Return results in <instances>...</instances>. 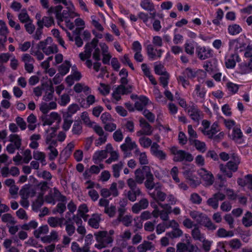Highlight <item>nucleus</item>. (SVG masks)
<instances>
[{
  "label": "nucleus",
  "instance_id": "nucleus-30",
  "mask_svg": "<svg viewBox=\"0 0 252 252\" xmlns=\"http://www.w3.org/2000/svg\"><path fill=\"white\" fill-rule=\"evenodd\" d=\"M1 220L2 222L6 223L7 227L14 225L16 223L14 218L9 213L3 215L1 217Z\"/></svg>",
  "mask_w": 252,
  "mask_h": 252
},
{
  "label": "nucleus",
  "instance_id": "nucleus-55",
  "mask_svg": "<svg viewBox=\"0 0 252 252\" xmlns=\"http://www.w3.org/2000/svg\"><path fill=\"white\" fill-rule=\"evenodd\" d=\"M66 10H63L61 12V19H59V21H63V19H67L71 15V13L72 12V10L71 8L69 7H66Z\"/></svg>",
  "mask_w": 252,
  "mask_h": 252
},
{
  "label": "nucleus",
  "instance_id": "nucleus-2",
  "mask_svg": "<svg viewBox=\"0 0 252 252\" xmlns=\"http://www.w3.org/2000/svg\"><path fill=\"white\" fill-rule=\"evenodd\" d=\"M241 162L240 158L236 154H233L231 159L226 165L220 164V171L226 177L230 178L232 177V172H235L238 169V166Z\"/></svg>",
  "mask_w": 252,
  "mask_h": 252
},
{
  "label": "nucleus",
  "instance_id": "nucleus-32",
  "mask_svg": "<svg viewBox=\"0 0 252 252\" xmlns=\"http://www.w3.org/2000/svg\"><path fill=\"white\" fill-rule=\"evenodd\" d=\"M235 58L236 59L237 62H239V59L240 58L238 54L235 53L232 55L230 59H228L225 62V65L227 68L231 69L233 68L236 65V61L235 60Z\"/></svg>",
  "mask_w": 252,
  "mask_h": 252
},
{
  "label": "nucleus",
  "instance_id": "nucleus-5",
  "mask_svg": "<svg viewBox=\"0 0 252 252\" xmlns=\"http://www.w3.org/2000/svg\"><path fill=\"white\" fill-rule=\"evenodd\" d=\"M197 72L190 67L186 68L182 73V75L177 77V79L184 88L190 85L189 79H192L196 77Z\"/></svg>",
  "mask_w": 252,
  "mask_h": 252
},
{
  "label": "nucleus",
  "instance_id": "nucleus-31",
  "mask_svg": "<svg viewBox=\"0 0 252 252\" xmlns=\"http://www.w3.org/2000/svg\"><path fill=\"white\" fill-rule=\"evenodd\" d=\"M39 22H40V23L39 24V25H41L42 27L45 26L46 27L49 28L54 24V19L53 17L51 16H44L42 18L41 21L37 22V24L39 23Z\"/></svg>",
  "mask_w": 252,
  "mask_h": 252
},
{
  "label": "nucleus",
  "instance_id": "nucleus-54",
  "mask_svg": "<svg viewBox=\"0 0 252 252\" xmlns=\"http://www.w3.org/2000/svg\"><path fill=\"white\" fill-rule=\"evenodd\" d=\"M113 138L116 142H120L123 139L124 136L120 129L116 130L113 133Z\"/></svg>",
  "mask_w": 252,
  "mask_h": 252
},
{
  "label": "nucleus",
  "instance_id": "nucleus-39",
  "mask_svg": "<svg viewBox=\"0 0 252 252\" xmlns=\"http://www.w3.org/2000/svg\"><path fill=\"white\" fill-rule=\"evenodd\" d=\"M82 132V126L81 123L76 122L74 123L72 128V132L74 135H79Z\"/></svg>",
  "mask_w": 252,
  "mask_h": 252
},
{
  "label": "nucleus",
  "instance_id": "nucleus-8",
  "mask_svg": "<svg viewBox=\"0 0 252 252\" xmlns=\"http://www.w3.org/2000/svg\"><path fill=\"white\" fill-rule=\"evenodd\" d=\"M139 123L142 130L136 132V135L137 136L142 135L149 136L152 134L153 129L152 126L143 118H141L139 119Z\"/></svg>",
  "mask_w": 252,
  "mask_h": 252
},
{
  "label": "nucleus",
  "instance_id": "nucleus-48",
  "mask_svg": "<svg viewBox=\"0 0 252 252\" xmlns=\"http://www.w3.org/2000/svg\"><path fill=\"white\" fill-rule=\"evenodd\" d=\"M170 173L173 179L176 183L180 182V179L178 177L179 170L177 166H175L173 167L171 169Z\"/></svg>",
  "mask_w": 252,
  "mask_h": 252
},
{
  "label": "nucleus",
  "instance_id": "nucleus-3",
  "mask_svg": "<svg viewBox=\"0 0 252 252\" xmlns=\"http://www.w3.org/2000/svg\"><path fill=\"white\" fill-rule=\"evenodd\" d=\"M250 40L244 34H241L238 38L229 40V48L230 50L233 49L235 53L237 54L238 53L244 51L245 47Z\"/></svg>",
  "mask_w": 252,
  "mask_h": 252
},
{
  "label": "nucleus",
  "instance_id": "nucleus-60",
  "mask_svg": "<svg viewBox=\"0 0 252 252\" xmlns=\"http://www.w3.org/2000/svg\"><path fill=\"white\" fill-rule=\"evenodd\" d=\"M204 67H205V70L208 72L213 73L215 72L217 70L216 66L213 65L210 62H207Z\"/></svg>",
  "mask_w": 252,
  "mask_h": 252
},
{
  "label": "nucleus",
  "instance_id": "nucleus-20",
  "mask_svg": "<svg viewBox=\"0 0 252 252\" xmlns=\"http://www.w3.org/2000/svg\"><path fill=\"white\" fill-rule=\"evenodd\" d=\"M71 67V63L69 61L65 60L63 63L58 66V71L62 76L67 74Z\"/></svg>",
  "mask_w": 252,
  "mask_h": 252
},
{
  "label": "nucleus",
  "instance_id": "nucleus-28",
  "mask_svg": "<svg viewBox=\"0 0 252 252\" xmlns=\"http://www.w3.org/2000/svg\"><path fill=\"white\" fill-rule=\"evenodd\" d=\"M231 135L232 139L233 141H234L235 142L239 143V144L242 143L241 142H238V140L241 139L243 136V133L240 128H233Z\"/></svg>",
  "mask_w": 252,
  "mask_h": 252
},
{
  "label": "nucleus",
  "instance_id": "nucleus-46",
  "mask_svg": "<svg viewBox=\"0 0 252 252\" xmlns=\"http://www.w3.org/2000/svg\"><path fill=\"white\" fill-rule=\"evenodd\" d=\"M93 240V236L92 234H87L85 239V245L83 246V249L87 248L88 251L90 252V246L92 244Z\"/></svg>",
  "mask_w": 252,
  "mask_h": 252
},
{
  "label": "nucleus",
  "instance_id": "nucleus-50",
  "mask_svg": "<svg viewBox=\"0 0 252 252\" xmlns=\"http://www.w3.org/2000/svg\"><path fill=\"white\" fill-rule=\"evenodd\" d=\"M37 188L40 189L41 192L45 193L49 189L47 181H42L37 185Z\"/></svg>",
  "mask_w": 252,
  "mask_h": 252
},
{
  "label": "nucleus",
  "instance_id": "nucleus-7",
  "mask_svg": "<svg viewBox=\"0 0 252 252\" xmlns=\"http://www.w3.org/2000/svg\"><path fill=\"white\" fill-rule=\"evenodd\" d=\"M186 111L190 119L195 122H199L203 117L202 112L198 108L197 105L192 101L190 102V104Z\"/></svg>",
  "mask_w": 252,
  "mask_h": 252
},
{
  "label": "nucleus",
  "instance_id": "nucleus-16",
  "mask_svg": "<svg viewBox=\"0 0 252 252\" xmlns=\"http://www.w3.org/2000/svg\"><path fill=\"white\" fill-rule=\"evenodd\" d=\"M189 144L194 146L199 152L203 153L206 151V145L204 142L191 138H189Z\"/></svg>",
  "mask_w": 252,
  "mask_h": 252
},
{
  "label": "nucleus",
  "instance_id": "nucleus-33",
  "mask_svg": "<svg viewBox=\"0 0 252 252\" xmlns=\"http://www.w3.org/2000/svg\"><path fill=\"white\" fill-rule=\"evenodd\" d=\"M20 193L22 195H25L27 197L29 196L33 197L36 194V190L32 188L25 187L21 189Z\"/></svg>",
  "mask_w": 252,
  "mask_h": 252
},
{
  "label": "nucleus",
  "instance_id": "nucleus-24",
  "mask_svg": "<svg viewBox=\"0 0 252 252\" xmlns=\"http://www.w3.org/2000/svg\"><path fill=\"white\" fill-rule=\"evenodd\" d=\"M63 220V218L51 217L48 218L47 222L51 227H56L58 226H62Z\"/></svg>",
  "mask_w": 252,
  "mask_h": 252
},
{
  "label": "nucleus",
  "instance_id": "nucleus-4",
  "mask_svg": "<svg viewBox=\"0 0 252 252\" xmlns=\"http://www.w3.org/2000/svg\"><path fill=\"white\" fill-rule=\"evenodd\" d=\"M94 236L98 243L95 244L94 247L98 249L105 248L113 241L112 237L108 234L107 231H99L94 233Z\"/></svg>",
  "mask_w": 252,
  "mask_h": 252
},
{
  "label": "nucleus",
  "instance_id": "nucleus-36",
  "mask_svg": "<svg viewBox=\"0 0 252 252\" xmlns=\"http://www.w3.org/2000/svg\"><path fill=\"white\" fill-rule=\"evenodd\" d=\"M206 92L207 91L205 88L203 87L201 88L200 84H197L195 85L194 93H195L197 96L199 98L204 99L205 97Z\"/></svg>",
  "mask_w": 252,
  "mask_h": 252
},
{
  "label": "nucleus",
  "instance_id": "nucleus-12",
  "mask_svg": "<svg viewBox=\"0 0 252 252\" xmlns=\"http://www.w3.org/2000/svg\"><path fill=\"white\" fill-rule=\"evenodd\" d=\"M22 61L25 63L24 68L29 73H32L33 71L34 59L29 54H24L22 57Z\"/></svg>",
  "mask_w": 252,
  "mask_h": 252
},
{
  "label": "nucleus",
  "instance_id": "nucleus-38",
  "mask_svg": "<svg viewBox=\"0 0 252 252\" xmlns=\"http://www.w3.org/2000/svg\"><path fill=\"white\" fill-rule=\"evenodd\" d=\"M77 212L79 216L82 218H84V217H88V215H86V213L89 212V209L87 205L85 203L79 206Z\"/></svg>",
  "mask_w": 252,
  "mask_h": 252
},
{
  "label": "nucleus",
  "instance_id": "nucleus-15",
  "mask_svg": "<svg viewBox=\"0 0 252 252\" xmlns=\"http://www.w3.org/2000/svg\"><path fill=\"white\" fill-rule=\"evenodd\" d=\"M8 32L5 23L2 20H0V46H3L6 41Z\"/></svg>",
  "mask_w": 252,
  "mask_h": 252
},
{
  "label": "nucleus",
  "instance_id": "nucleus-11",
  "mask_svg": "<svg viewBox=\"0 0 252 252\" xmlns=\"http://www.w3.org/2000/svg\"><path fill=\"white\" fill-rule=\"evenodd\" d=\"M160 146L157 142H153L150 149L151 154L159 160H165L166 158V154L162 150H159Z\"/></svg>",
  "mask_w": 252,
  "mask_h": 252
},
{
  "label": "nucleus",
  "instance_id": "nucleus-13",
  "mask_svg": "<svg viewBox=\"0 0 252 252\" xmlns=\"http://www.w3.org/2000/svg\"><path fill=\"white\" fill-rule=\"evenodd\" d=\"M146 50L149 58L152 60H154L157 56L160 58L164 52V50L161 49L155 50L154 46L151 44L147 46Z\"/></svg>",
  "mask_w": 252,
  "mask_h": 252
},
{
  "label": "nucleus",
  "instance_id": "nucleus-49",
  "mask_svg": "<svg viewBox=\"0 0 252 252\" xmlns=\"http://www.w3.org/2000/svg\"><path fill=\"white\" fill-rule=\"evenodd\" d=\"M70 98L69 95L66 94H64L61 96L59 103L61 106H65L70 102Z\"/></svg>",
  "mask_w": 252,
  "mask_h": 252
},
{
  "label": "nucleus",
  "instance_id": "nucleus-45",
  "mask_svg": "<svg viewBox=\"0 0 252 252\" xmlns=\"http://www.w3.org/2000/svg\"><path fill=\"white\" fill-rule=\"evenodd\" d=\"M190 200L195 204H200L202 202L201 197L197 193H192L190 195Z\"/></svg>",
  "mask_w": 252,
  "mask_h": 252
},
{
  "label": "nucleus",
  "instance_id": "nucleus-43",
  "mask_svg": "<svg viewBox=\"0 0 252 252\" xmlns=\"http://www.w3.org/2000/svg\"><path fill=\"white\" fill-rule=\"evenodd\" d=\"M37 176L39 178H42L47 181H50L52 178V175L49 171L43 170L42 172L37 173Z\"/></svg>",
  "mask_w": 252,
  "mask_h": 252
},
{
  "label": "nucleus",
  "instance_id": "nucleus-40",
  "mask_svg": "<svg viewBox=\"0 0 252 252\" xmlns=\"http://www.w3.org/2000/svg\"><path fill=\"white\" fill-rule=\"evenodd\" d=\"M59 202L57 204L56 208L53 210V213L56 214L59 213L62 214L66 210V207L65 203Z\"/></svg>",
  "mask_w": 252,
  "mask_h": 252
},
{
  "label": "nucleus",
  "instance_id": "nucleus-59",
  "mask_svg": "<svg viewBox=\"0 0 252 252\" xmlns=\"http://www.w3.org/2000/svg\"><path fill=\"white\" fill-rule=\"evenodd\" d=\"M100 119L103 124H106L107 122H110L112 120V116L108 112H104L102 113L100 117Z\"/></svg>",
  "mask_w": 252,
  "mask_h": 252
},
{
  "label": "nucleus",
  "instance_id": "nucleus-41",
  "mask_svg": "<svg viewBox=\"0 0 252 252\" xmlns=\"http://www.w3.org/2000/svg\"><path fill=\"white\" fill-rule=\"evenodd\" d=\"M191 236L195 240L201 241L202 239V234L199 228L195 225V227L192 230Z\"/></svg>",
  "mask_w": 252,
  "mask_h": 252
},
{
  "label": "nucleus",
  "instance_id": "nucleus-6",
  "mask_svg": "<svg viewBox=\"0 0 252 252\" xmlns=\"http://www.w3.org/2000/svg\"><path fill=\"white\" fill-rule=\"evenodd\" d=\"M136 180L132 178H129L127 180V184L130 190L127 193V199L130 201L134 202L136 201L137 197L141 194V191L140 188L137 187Z\"/></svg>",
  "mask_w": 252,
  "mask_h": 252
},
{
  "label": "nucleus",
  "instance_id": "nucleus-58",
  "mask_svg": "<svg viewBox=\"0 0 252 252\" xmlns=\"http://www.w3.org/2000/svg\"><path fill=\"white\" fill-rule=\"evenodd\" d=\"M40 23V22H39V23L37 24L38 26V28L36 30L35 34L33 35V38L35 40H39L41 37V34L42 33V29L43 27L41 26V25H39V24Z\"/></svg>",
  "mask_w": 252,
  "mask_h": 252
},
{
  "label": "nucleus",
  "instance_id": "nucleus-29",
  "mask_svg": "<svg viewBox=\"0 0 252 252\" xmlns=\"http://www.w3.org/2000/svg\"><path fill=\"white\" fill-rule=\"evenodd\" d=\"M140 6L143 9L152 12L155 10L154 3L151 0H141Z\"/></svg>",
  "mask_w": 252,
  "mask_h": 252
},
{
  "label": "nucleus",
  "instance_id": "nucleus-63",
  "mask_svg": "<svg viewBox=\"0 0 252 252\" xmlns=\"http://www.w3.org/2000/svg\"><path fill=\"white\" fill-rule=\"evenodd\" d=\"M25 28L26 31L30 34L32 33L35 30V27L32 24L31 20L25 23Z\"/></svg>",
  "mask_w": 252,
  "mask_h": 252
},
{
  "label": "nucleus",
  "instance_id": "nucleus-34",
  "mask_svg": "<svg viewBox=\"0 0 252 252\" xmlns=\"http://www.w3.org/2000/svg\"><path fill=\"white\" fill-rule=\"evenodd\" d=\"M242 223L246 227H250L252 225V213L248 211L242 219Z\"/></svg>",
  "mask_w": 252,
  "mask_h": 252
},
{
  "label": "nucleus",
  "instance_id": "nucleus-47",
  "mask_svg": "<svg viewBox=\"0 0 252 252\" xmlns=\"http://www.w3.org/2000/svg\"><path fill=\"white\" fill-rule=\"evenodd\" d=\"M142 114L150 122H154L155 120V115L148 109H145L143 111Z\"/></svg>",
  "mask_w": 252,
  "mask_h": 252
},
{
  "label": "nucleus",
  "instance_id": "nucleus-22",
  "mask_svg": "<svg viewBox=\"0 0 252 252\" xmlns=\"http://www.w3.org/2000/svg\"><path fill=\"white\" fill-rule=\"evenodd\" d=\"M141 69L144 75L149 78L151 83L153 85H156L157 81L154 76L151 74L150 68L147 64L142 63L141 64Z\"/></svg>",
  "mask_w": 252,
  "mask_h": 252
},
{
  "label": "nucleus",
  "instance_id": "nucleus-1",
  "mask_svg": "<svg viewBox=\"0 0 252 252\" xmlns=\"http://www.w3.org/2000/svg\"><path fill=\"white\" fill-rule=\"evenodd\" d=\"M136 181L138 184H141L144 182L146 189L152 190L155 187L154 177L149 166L144 165L135 171Z\"/></svg>",
  "mask_w": 252,
  "mask_h": 252
},
{
  "label": "nucleus",
  "instance_id": "nucleus-42",
  "mask_svg": "<svg viewBox=\"0 0 252 252\" xmlns=\"http://www.w3.org/2000/svg\"><path fill=\"white\" fill-rule=\"evenodd\" d=\"M183 234V231L179 228H175L168 233V236L172 238H176L181 237Z\"/></svg>",
  "mask_w": 252,
  "mask_h": 252
},
{
  "label": "nucleus",
  "instance_id": "nucleus-61",
  "mask_svg": "<svg viewBox=\"0 0 252 252\" xmlns=\"http://www.w3.org/2000/svg\"><path fill=\"white\" fill-rule=\"evenodd\" d=\"M58 52V48L56 46H50L48 47H46L45 49L43 51V52L46 55H49L51 54L56 53Z\"/></svg>",
  "mask_w": 252,
  "mask_h": 252
},
{
  "label": "nucleus",
  "instance_id": "nucleus-64",
  "mask_svg": "<svg viewBox=\"0 0 252 252\" xmlns=\"http://www.w3.org/2000/svg\"><path fill=\"white\" fill-rule=\"evenodd\" d=\"M119 221H122L126 226H128L131 223V220L130 216L126 215L118 218Z\"/></svg>",
  "mask_w": 252,
  "mask_h": 252
},
{
  "label": "nucleus",
  "instance_id": "nucleus-19",
  "mask_svg": "<svg viewBox=\"0 0 252 252\" xmlns=\"http://www.w3.org/2000/svg\"><path fill=\"white\" fill-rule=\"evenodd\" d=\"M132 91V86L131 85L126 87L123 85H120L115 89V93L122 95L129 94Z\"/></svg>",
  "mask_w": 252,
  "mask_h": 252
},
{
  "label": "nucleus",
  "instance_id": "nucleus-37",
  "mask_svg": "<svg viewBox=\"0 0 252 252\" xmlns=\"http://www.w3.org/2000/svg\"><path fill=\"white\" fill-rule=\"evenodd\" d=\"M123 164L122 162H120L117 164H113L112 166L113 176L115 178L119 177L120 172L122 169Z\"/></svg>",
  "mask_w": 252,
  "mask_h": 252
},
{
  "label": "nucleus",
  "instance_id": "nucleus-18",
  "mask_svg": "<svg viewBox=\"0 0 252 252\" xmlns=\"http://www.w3.org/2000/svg\"><path fill=\"white\" fill-rule=\"evenodd\" d=\"M107 157V151L106 150H97L94 153L93 159L94 163L97 164Z\"/></svg>",
  "mask_w": 252,
  "mask_h": 252
},
{
  "label": "nucleus",
  "instance_id": "nucleus-9",
  "mask_svg": "<svg viewBox=\"0 0 252 252\" xmlns=\"http://www.w3.org/2000/svg\"><path fill=\"white\" fill-rule=\"evenodd\" d=\"M176 156H174L173 158V160L175 162H182L183 161L191 162L193 160L192 155L186 151L179 150L176 152Z\"/></svg>",
  "mask_w": 252,
  "mask_h": 252
},
{
  "label": "nucleus",
  "instance_id": "nucleus-56",
  "mask_svg": "<svg viewBox=\"0 0 252 252\" xmlns=\"http://www.w3.org/2000/svg\"><path fill=\"white\" fill-rule=\"evenodd\" d=\"M104 212L107 214L109 217H113L116 213V207L115 206L111 205L109 207V206L105 208Z\"/></svg>",
  "mask_w": 252,
  "mask_h": 252
},
{
  "label": "nucleus",
  "instance_id": "nucleus-14",
  "mask_svg": "<svg viewBox=\"0 0 252 252\" xmlns=\"http://www.w3.org/2000/svg\"><path fill=\"white\" fill-rule=\"evenodd\" d=\"M198 46V43L194 40H187L184 44L185 51L187 54L192 56L194 53L195 49L196 52V47Z\"/></svg>",
  "mask_w": 252,
  "mask_h": 252
},
{
  "label": "nucleus",
  "instance_id": "nucleus-52",
  "mask_svg": "<svg viewBox=\"0 0 252 252\" xmlns=\"http://www.w3.org/2000/svg\"><path fill=\"white\" fill-rule=\"evenodd\" d=\"M207 202L209 206L212 207L214 209H217L219 207V202L214 196L212 197L209 198L207 200Z\"/></svg>",
  "mask_w": 252,
  "mask_h": 252
},
{
  "label": "nucleus",
  "instance_id": "nucleus-10",
  "mask_svg": "<svg viewBox=\"0 0 252 252\" xmlns=\"http://www.w3.org/2000/svg\"><path fill=\"white\" fill-rule=\"evenodd\" d=\"M196 54L199 59L204 60L212 57L213 51L209 48L201 47L199 45L196 47Z\"/></svg>",
  "mask_w": 252,
  "mask_h": 252
},
{
  "label": "nucleus",
  "instance_id": "nucleus-27",
  "mask_svg": "<svg viewBox=\"0 0 252 252\" xmlns=\"http://www.w3.org/2000/svg\"><path fill=\"white\" fill-rule=\"evenodd\" d=\"M228 32L231 35H236L238 34L242 31V28L240 26L237 24H233L228 26Z\"/></svg>",
  "mask_w": 252,
  "mask_h": 252
},
{
  "label": "nucleus",
  "instance_id": "nucleus-35",
  "mask_svg": "<svg viewBox=\"0 0 252 252\" xmlns=\"http://www.w3.org/2000/svg\"><path fill=\"white\" fill-rule=\"evenodd\" d=\"M139 143L141 146L144 148H148L150 146L151 147L153 144L152 140L150 138L145 136L140 137L139 139Z\"/></svg>",
  "mask_w": 252,
  "mask_h": 252
},
{
  "label": "nucleus",
  "instance_id": "nucleus-23",
  "mask_svg": "<svg viewBox=\"0 0 252 252\" xmlns=\"http://www.w3.org/2000/svg\"><path fill=\"white\" fill-rule=\"evenodd\" d=\"M219 126V125L217 122H214L213 125L211 126V129L209 130H202V132L205 135H208V137L210 139H213V136L215 135L218 132V130L217 128Z\"/></svg>",
  "mask_w": 252,
  "mask_h": 252
},
{
  "label": "nucleus",
  "instance_id": "nucleus-57",
  "mask_svg": "<svg viewBox=\"0 0 252 252\" xmlns=\"http://www.w3.org/2000/svg\"><path fill=\"white\" fill-rule=\"evenodd\" d=\"M155 190L157 191L156 199L161 202L164 201L166 198V194L161 190H158V188H156Z\"/></svg>",
  "mask_w": 252,
  "mask_h": 252
},
{
  "label": "nucleus",
  "instance_id": "nucleus-21",
  "mask_svg": "<svg viewBox=\"0 0 252 252\" xmlns=\"http://www.w3.org/2000/svg\"><path fill=\"white\" fill-rule=\"evenodd\" d=\"M44 192H39L37 198L32 204L33 210L37 211L43 205L44 200L43 198Z\"/></svg>",
  "mask_w": 252,
  "mask_h": 252
},
{
  "label": "nucleus",
  "instance_id": "nucleus-44",
  "mask_svg": "<svg viewBox=\"0 0 252 252\" xmlns=\"http://www.w3.org/2000/svg\"><path fill=\"white\" fill-rule=\"evenodd\" d=\"M18 19L21 23H26L31 21L30 17L26 11H22L18 15Z\"/></svg>",
  "mask_w": 252,
  "mask_h": 252
},
{
  "label": "nucleus",
  "instance_id": "nucleus-53",
  "mask_svg": "<svg viewBox=\"0 0 252 252\" xmlns=\"http://www.w3.org/2000/svg\"><path fill=\"white\" fill-rule=\"evenodd\" d=\"M152 43L153 46L160 47L163 45L162 39L159 36H154L153 37Z\"/></svg>",
  "mask_w": 252,
  "mask_h": 252
},
{
  "label": "nucleus",
  "instance_id": "nucleus-51",
  "mask_svg": "<svg viewBox=\"0 0 252 252\" xmlns=\"http://www.w3.org/2000/svg\"><path fill=\"white\" fill-rule=\"evenodd\" d=\"M248 63H242L240 64V71L242 74H248L251 72V69Z\"/></svg>",
  "mask_w": 252,
  "mask_h": 252
},
{
  "label": "nucleus",
  "instance_id": "nucleus-25",
  "mask_svg": "<svg viewBox=\"0 0 252 252\" xmlns=\"http://www.w3.org/2000/svg\"><path fill=\"white\" fill-rule=\"evenodd\" d=\"M100 220L101 218L99 215L94 214L92 217L89 219L88 224L92 228L97 229L99 226Z\"/></svg>",
  "mask_w": 252,
  "mask_h": 252
},
{
  "label": "nucleus",
  "instance_id": "nucleus-62",
  "mask_svg": "<svg viewBox=\"0 0 252 252\" xmlns=\"http://www.w3.org/2000/svg\"><path fill=\"white\" fill-rule=\"evenodd\" d=\"M103 109V107L100 105L95 106L93 109L92 114L94 117H98Z\"/></svg>",
  "mask_w": 252,
  "mask_h": 252
},
{
  "label": "nucleus",
  "instance_id": "nucleus-26",
  "mask_svg": "<svg viewBox=\"0 0 252 252\" xmlns=\"http://www.w3.org/2000/svg\"><path fill=\"white\" fill-rule=\"evenodd\" d=\"M234 235L232 230L227 231L223 228H220L216 233V236L219 238H229L233 237Z\"/></svg>",
  "mask_w": 252,
  "mask_h": 252
},
{
  "label": "nucleus",
  "instance_id": "nucleus-17",
  "mask_svg": "<svg viewBox=\"0 0 252 252\" xmlns=\"http://www.w3.org/2000/svg\"><path fill=\"white\" fill-rule=\"evenodd\" d=\"M149 98L144 95H140L139 98V101H137L134 103L135 108L139 111L143 110L144 107L147 106L149 103Z\"/></svg>",
  "mask_w": 252,
  "mask_h": 252
}]
</instances>
